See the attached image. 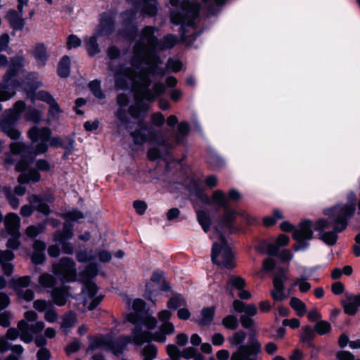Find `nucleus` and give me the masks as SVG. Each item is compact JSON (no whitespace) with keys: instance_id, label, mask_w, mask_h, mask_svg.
I'll list each match as a JSON object with an SVG mask.
<instances>
[{"instance_id":"obj_1","label":"nucleus","mask_w":360,"mask_h":360,"mask_svg":"<svg viewBox=\"0 0 360 360\" xmlns=\"http://www.w3.org/2000/svg\"><path fill=\"white\" fill-rule=\"evenodd\" d=\"M174 326L170 321L162 323L158 331L151 335L149 332L142 331L138 326L132 330L131 336L121 337L116 342L110 345V349L115 355L120 354L124 347L129 342L141 345L145 342L155 340L158 342H165L167 340L166 335H171L174 333Z\"/></svg>"},{"instance_id":"obj_2","label":"nucleus","mask_w":360,"mask_h":360,"mask_svg":"<svg viewBox=\"0 0 360 360\" xmlns=\"http://www.w3.org/2000/svg\"><path fill=\"white\" fill-rule=\"evenodd\" d=\"M347 203L342 206H335L326 210L324 214L335 218V229L341 231L347 226L346 219L352 217L356 210V195L354 191L347 195Z\"/></svg>"},{"instance_id":"obj_3","label":"nucleus","mask_w":360,"mask_h":360,"mask_svg":"<svg viewBox=\"0 0 360 360\" xmlns=\"http://www.w3.org/2000/svg\"><path fill=\"white\" fill-rule=\"evenodd\" d=\"M211 257L212 262L221 268L229 269L236 266L231 248L221 235L213 244Z\"/></svg>"},{"instance_id":"obj_4","label":"nucleus","mask_w":360,"mask_h":360,"mask_svg":"<svg viewBox=\"0 0 360 360\" xmlns=\"http://www.w3.org/2000/svg\"><path fill=\"white\" fill-rule=\"evenodd\" d=\"M262 346L260 342L255 338V335L250 337V345L238 347L231 356L230 360H257L256 356L261 353Z\"/></svg>"},{"instance_id":"obj_5","label":"nucleus","mask_w":360,"mask_h":360,"mask_svg":"<svg viewBox=\"0 0 360 360\" xmlns=\"http://www.w3.org/2000/svg\"><path fill=\"white\" fill-rule=\"evenodd\" d=\"M50 134V130L48 128L39 129L37 127H33L29 131V136L33 141H41L35 149L36 154L43 153L47 150L48 147L45 141L49 138Z\"/></svg>"},{"instance_id":"obj_6","label":"nucleus","mask_w":360,"mask_h":360,"mask_svg":"<svg viewBox=\"0 0 360 360\" xmlns=\"http://www.w3.org/2000/svg\"><path fill=\"white\" fill-rule=\"evenodd\" d=\"M18 328L20 331V338L25 342H30L32 340V334L41 332L44 328L43 321H37L32 326L22 320L18 323Z\"/></svg>"},{"instance_id":"obj_7","label":"nucleus","mask_w":360,"mask_h":360,"mask_svg":"<svg viewBox=\"0 0 360 360\" xmlns=\"http://www.w3.org/2000/svg\"><path fill=\"white\" fill-rule=\"evenodd\" d=\"M97 288L93 283H88L82 291L84 304L87 306L88 309H94L102 300L103 296L96 295Z\"/></svg>"},{"instance_id":"obj_8","label":"nucleus","mask_w":360,"mask_h":360,"mask_svg":"<svg viewBox=\"0 0 360 360\" xmlns=\"http://www.w3.org/2000/svg\"><path fill=\"white\" fill-rule=\"evenodd\" d=\"M55 271L57 274L63 275L67 281H73L75 278V263L68 258L62 259L59 264L55 267Z\"/></svg>"},{"instance_id":"obj_9","label":"nucleus","mask_w":360,"mask_h":360,"mask_svg":"<svg viewBox=\"0 0 360 360\" xmlns=\"http://www.w3.org/2000/svg\"><path fill=\"white\" fill-rule=\"evenodd\" d=\"M162 274L160 272H153L149 281L146 285V297L151 300L153 293L157 292L162 289Z\"/></svg>"},{"instance_id":"obj_10","label":"nucleus","mask_w":360,"mask_h":360,"mask_svg":"<svg viewBox=\"0 0 360 360\" xmlns=\"http://www.w3.org/2000/svg\"><path fill=\"white\" fill-rule=\"evenodd\" d=\"M286 280L287 277L283 274L274 277L273 281L274 289L271 292L274 301L281 302L285 299L283 283Z\"/></svg>"},{"instance_id":"obj_11","label":"nucleus","mask_w":360,"mask_h":360,"mask_svg":"<svg viewBox=\"0 0 360 360\" xmlns=\"http://www.w3.org/2000/svg\"><path fill=\"white\" fill-rule=\"evenodd\" d=\"M313 232L311 229V222L309 221H304L300 223L299 227L294 231L293 238L297 241L310 240L312 238Z\"/></svg>"},{"instance_id":"obj_12","label":"nucleus","mask_w":360,"mask_h":360,"mask_svg":"<svg viewBox=\"0 0 360 360\" xmlns=\"http://www.w3.org/2000/svg\"><path fill=\"white\" fill-rule=\"evenodd\" d=\"M345 312L348 315H354L360 307V294L357 295H347L342 302Z\"/></svg>"},{"instance_id":"obj_13","label":"nucleus","mask_w":360,"mask_h":360,"mask_svg":"<svg viewBox=\"0 0 360 360\" xmlns=\"http://www.w3.org/2000/svg\"><path fill=\"white\" fill-rule=\"evenodd\" d=\"M20 219L15 213L8 214L4 219V225L9 234L19 233Z\"/></svg>"},{"instance_id":"obj_14","label":"nucleus","mask_w":360,"mask_h":360,"mask_svg":"<svg viewBox=\"0 0 360 360\" xmlns=\"http://www.w3.org/2000/svg\"><path fill=\"white\" fill-rule=\"evenodd\" d=\"M7 19L11 25L15 29H20L24 25V20L22 14H18L15 11L11 10L7 13Z\"/></svg>"},{"instance_id":"obj_15","label":"nucleus","mask_w":360,"mask_h":360,"mask_svg":"<svg viewBox=\"0 0 360 360\" xmlns=\"http://www.w3.org/2000/svg\"><path fill=\"white\" fill-rule=\"evenodd\" d=\"M28 200L37 210L41 212L44 214H48L50 212L49 206L42 202L40 198L36 195H32L28 197Z\"/></svg>"},{"instance_id":"obj_16","label":"nucleus","mask_w":360,"mask_h":360,"mask_svg":"<svg viewBox=\"0 0 360 360\" xmlns=\"http://www.w3.org/2000/svg\"><path fill=\"white\" fill-rule=\"evenodd\" d=\"M215 309L213 307H205L201 311V317L199 323L201 325L210 324L214 318Z\"/></svg>"},{"instance_id":"obj_17","label":"nucleus","mask_w":360,"mask_h":360,"mask_svg":"<svg viewBox=\"0 0 360 360\" xmlns=\"http://www.w3.org/2000/svg\"><path fill=\"white\" fill-rule=\"evenodd\" d=\"M289 242V238L283 234L278 236L276 239V245L269 244L267 248V251L269 255H276L278 248L281 246L286 245Z\"/></svg>"},{"instance_id":"obj_18","label":"nucleus","mask_w":360,"mask_h":360,"mask_svg":"<svg viewBox=\"0 0 360 360\" xmlns=\"http://www.w3.org/2000/svg\"><path fill=\"white\" fill-rule=\"evenodd\" d=\"M290 305L299 316H303L307 312L306 304L295 297L290 299Z\"/></svg>"},{"instance_id":"obj_19","label":"nucleus","mask_w":360,"mask_h":360,"mask_svg":"<svg viewBox=\"0 0 360 360\" xmlns=\"http://www.w3.org/2000/svg\"><path fill=\"white\" fill-rule=\"evenodd\" d=\"M40 177L41 176L37 171L32 169L29 172L28 174H22L21 175H20V176L18 179V181L20 184L27 183L30 181H39Z\"/></svg>"},{"instance_id":"obj_20","label":"nucleus","mask_w":360,"mask_h":360,"mask_svg":"<svg viewBox=\"0 0 360 360\" xmlns=\"http://www.w3.org/2000/svg\"><path fill=\"white\" fill-rule=\"evenodd\" d=\"M70 59L68 56H64L58 65V74L61 77H68L70 73Z\"/></svg>"},{"instance_id":"obj_21","label":"nucleus","mask_w":360,"mask_h":360,"mask_svg":"<svg viewBox=\"0 0 360 360\" xmlns=\"http://www.w3.org/2000/svg\"><path fill=\"white\" fill-rule=\"evenodd\" d=\"M222 325L227 329L235 330L238 326V321L236 316L229 314L225 316L221 321Z\"/></svg>"},{"instance_id":"obj_22","label":"nucleus","mask_w":360,"mask_h":360,"mask_svg":"<svg viewBox=\"0 0 360 360\" xmlns=\"http://www.w3.org/2000/svg\"><path fill=\"white\" fill-rule=\"evenodd\" d=\"M53 300L57 305H64L66 302L67 292L58 289L54 290L52 294Z\"/></svg>"},{"instance_id":"obj_23","label":"nucleus","mask_w":360,"mask_h":360,"mask_svg":"<svg viewBox=\"0 0 360 360\" xmlns=\"http://www.w3.org/2000/svg\"><path fill=\"white\" fill-rule=\"evenodd\" d=\"M335 231L323 232L320 235V238L326 244L333 245L336 243L338 236L336 230Z\"/></svg>"},{"instance_id":"obj_24","label":"nucleus","mask_w":360,"mask_h":360,"mask_svg":"<svg viewBox=\"0 0 360 360\" xmlns=\"http://www.w3.org/2000/svg\"><path fill=\"white\" fill-rule=\"evenodd\" d=\"M330 329V324L326 321H318L314 326V330L319 335L328 333Z\"/></svg>"},{"instance_id":"obj_25","label":"nucleus","mask_w":360,"mask_h":360,"mask_svg":"<svg viewBox=\"0 0 360 360\" xmlns=\"http://www.w3.org/2000/svg\"><path fill=\"white\" fill-rule=\"evenodd\" d=\"M212 200L214 203L224 207L226 205V198L225 194L220 190L215 191L212 196Z\"/></svg>"},{"instance_id":"obj_26","label":"nucleus","mask_w":360,"mask_h":360,"mask_svg":"<svg viewBox=\"0 0 360 360\" xmlns=\"http://www.w3.org/2000/svg\"><path fill=\"white\" fill-rule=\"evenodd\" d=\"M283 218V214L279 210H275L272 216L264 218L263 222L266 226L274 225L277 220Z\"/></svg>"},{"instance_id":"obj_27","label":"nucleus","mask_w":360,"mask_h":360,"mask_svg":"<svg viewBox=\"0 0 360 360\" xmlns=\"http://www.w3.org/2000/svg\"><path fill=\"white\" fill-rule=\"evenodd\" d=\"M44 229V226L41 224L37 226H30L25 230L26 235L30 238H34Z\"/></svg>"},{"instance_id":"obj_28","label":"nucleus","mask_w":360,"mask_h":360,"mask_svg":"<svg viewBox=\"0 0 360 360\" xmlns=\"http://www.w3.org/2000/svg\"><path fill=\"white\" fill-rule=\"evenodd\" d=\"M96 257L101 262H108L112 259V254L107 250L98 249L96 252Z\"/></svg>"},{"instance_id":"obj_29","label":"nucleus","mask_w":360,"mask_h":360,"mask_svg":"<svg viewBox=\"0 0 360 360\" xmlns=\"http://www.w3.org/2000/svg\"><path fill=\"white\" fill-rule=\"evenodd\" d=\"M153 29L152 27H146L143 32V41L150 46H153L156 42V39L153 37Z\"/></svg>"},{"instance_id":"obj_30","label":"nucleus","mask_w":360,"mask_h":360,"mask_svg":"<svg viewBox=\"0 0 360 360\" xmlns=\"http://www.w3.org/2000/svg\"><path fill=\"white\" fill-rule=\"evenodd\" d=\"M228 283L238 290H241L245 285V280L240 276H231Z\"/></svg>"},{"instance_id":"obj_31","label":"nucleus","mask_w":360,"mask_h":360,"mask_svg":"<svg viewBox=\"0 0 360 360\" xmlns=\"http://www.w3.org/2000/svg\"><path fill=\"white\" fill-rule=\"evenodd\" d=\"M246 338V333L245 332L243 331V330H239L236 333H235L232 338L229 339V341L234 345H238L242 342H243V341L245 340Z\"/></svg>"},{"instance_id":"obj_32","label":"nucleus","mask_w":360,"mask_h":360,"mask_svg":"<svg viewBox=\"0 0 360 360\" xmlns=\"http://www.w3.org/2000/svg\"><path fill=\"white\" fill-rule=\"evenodd\" d=\"M198 218L200 224L203 227L205 231H207L209 226L210 224V216L205 212H199L198 213Z\"/></svg>"},{"instance_id":"obj_33","label":"nucleus","mask_w":360,"mask_h":360,"mask_svg":"<svg viewBox=\"0 0 360 360\" xmlns=\"http://www.w3.org/2000/svg\"><path fill=\"white\" fill-rule=\"evenodd\" d=\"M167 352L173 360H179L181 356L180 350L174 345L170 344L167 346Z\"/></svg>"},{"instance_id":"obj_34","label":"nucleus","mask_w":360,"mask_h":360,"mask_svg":"<svg viewBox=\"0 0 360 360\" xmlns=\"http://www.w3.org/2000/svg\"><path fill=\"white\" fill-rule=\"evenodd\" d=\"M186 301L184 298L176 296L171 298L167 302V307L171 309H176L181 306L185 305Z\"/></svg>"},{"instance_id":"obj_35","label":"nucleus","mask_w":360,"mask_h":360,"mask_svg":"<svg viewBox=\"0 0 360 360\" xmlns=\"http://www.w3.org/2000/svg\"><path fill=\"white\" fill-rule=\"evenodd\" d=\"M95 256L92 254L91 251H81L77 253V259L79 262H86L92 261Z\"/></svg>"},{"instance_id":"obj_36","label":"nucleus","mask_w":360,"mask_h":360,"mask_svg":"<svg viewBox=\"0 0 360 360\" xmlns=\"http://www.w3.org/2000/svg\"><path fill=\"white\" fill-rule=\"evenodd\" d=\"M158 352V349L154 345H148L143 349V356L155 359Z\"/></svg>"},{"instance_id":"obj_37","label":"nucleus","mask_w":360,"mask_h":360,"mask_svg":"<svg viewBox=\"0 0 360 360\" xmlns=\"http://www.w3.org/2000/svg\"><path fill=\"white\" fill-rule=\"evenodd\" d=\"M240 212L237 211H226L223 217L224 222L229 224L234 221L238 217H240Z\"/></svg>"},{"instance_id":"obj_38","label":"nucleus","mask_w":360,"mask_h":360,"mask_svg":"<svg viewBox=\"0 0 360 360\" xmlns=\"http://www.w3.org/2000/svg\"><path fill=\"white\" fill-rule=\"evenodd\" d=\"M11 238L8 239L7 246L11 249H18L20 247V242L19 240L20 233L15 234H11Z\"/></svg>"},{"instance_id":"obj_39","label":"nucleus","mask_w":360,"mask_h":360,"mask_svg":"<svg viewBox=\"0 0 360 360\" xmlns=\"http://www.w3.org/2000/svg\"><path fill=\"white\" fill-rule=\"evenodd\" d=\"M30 283V278L27 276H24L18 278L15 283V289L18 294H20V288L26 287Z\"/></svg>"},{"instance_id":"obj_40","label":"nucleus","mask_w":360,"mask_h":360,"mask_svg":"<svg viewBox=\"0 0 360 360\" xmlns=\"http://www.w3.org/2000/svg\"><path fill=\"white\" fill-rule=\"evenodd\" d=\"M76 321V317L74 314H68L65 316L63 319V321L61 323V328L63 330H67L70 327H71Z\"/></svg>"},{"instance_id":"obj_41","label":"nucleus","mask_w":360,"mask_h":360,"mask_svg":"<svg viewBox=\"0 0 360 360\" xmlns=\"http://www.w3.org/2000/svg\"><path fill=\"white\" fill-rule=\"evenodd\" d=\"M295 285L299 286V290L301 292H307L311 288V284L308 283L306 279L300 278L295 281Z\"/></svg>"},{"instance_id":"obj_42","label":"nucleus","mask_w":360,"mask_h":360,"mask_svg":"<svg viewBox=\"0 0 360 360\" xmlns=\"http://www.w3.org/2000/svg\"><path fill=\"white\" fill-rule=\"evenodd\" d=\"M5 193L7 199L9 201L10 205L12 206L13 209H17L19 206L20 202L18 198H16L11 192V189L5 188Z\"/></svg>"},{"instance_id":"obj_43","label":"nucleus","mask_w":360,"mask_h":360,"mask_svg":"<svg viewBox=\"0 0 360 360\" xmlns=\"http://www.w3.org/2000/svg\"><path fill=\"white\" fill-rule=\"evenodd\" d=\"M87 50L91 55L98 53V49L96 44V39L94 37H90L87 41Z\"/></svg>"},{"instance_id":"obj_44","label":"nucleus","mask_w":360,"mask_h":360,"mask_svg":"<svg viewBox=\"0 0 360 360\" xmlns=\"http://www.w3.org/2000/svg\"><path fill=\"white\" fill-rule=\"evenodd\" d=\"M14 257L13 253L10 250L2 251L0 250V264L8 263Z\"/></svg>"},{"instance_id":"obj_45","label":"nucleus","mask_w":360,"mask_h":360,"mask_svg":"<svg viewBox=\"0 0 360 360\" xmlns=\"http://www.w3.org/2000/svg\"><path fill=\"white\" fill-rule=\"evenodd\" d=\"M89 87L93 94L98 98H102L103 94L101 91L100 83L98 81H93L89 84Z\"/></svg>"},{"instance_id":"obj_46","label":"nucleus","mask_w":360,"mask_h":360,"mask_svg":"<svg viewBox=\"0 0 360 360\" xmlns=\"http://www.w3.org/2000/svg\"><path fill=\"white\" fill-rule=\"evenodd\" d=\"M81 40L75 35H70L68 38L67 46L69 49L78 47L81 45Z\"/></svg>"},{"instance_id":"obj_47","label":"nucleus","mask_w":360,"mask_h":360,"mask_svg":"<svg viewBox=\"0 0 360 360\" xmlns=\"http://www.w3.org/2000/svg\"><path fill=\"white\" fill-rule=\"evenodd\" d=\"M133 206L139 214H143L147 208L146 203L142 200L134 201Z\"/></svg>"},{"instance_id":"obj_48","label":"nucleus","mask_w":360,"mask_h":360,"mask_svg":"<svg viewBox=\"0 0 360 360\" xmlns=\"http://www.w3.org/2000/svg\"><path fill=\"white\" fill-rule=\"evenodd\" d=\"M146 4H149L148 8H144V13L150 15H154L157 11L156 1L155 0H144Z\"/></svg>"},{"instance_id":"obj_49","label":"nucleus","mask_w":360,"mask_h":360,"mask_svg":"<svg viewBox=\"0 0 360 360\" xmlns=\"http://www.w3.org/2000/svg\"><path fill=\"white\" fill-rule=\"evenodd\" d=\"M40 284L44 287H50L53 284V279L49 274H44L40 276L39 280Z\"/></svg>"},{"instance_id":"obj_50","label":"nucleus","mask_w":360,"mask_h":360,"mask_svg":"<svg viewBox=\"0 0 360 360\" xmlns=\"http://www.w3.org/2000/svg\"><path fill=\"white\" fill-rule=\"evenodd\" d=\"M50 304L43 300H38L34 302V308L39 311H44Z\"/></svg>"},{"instance_id":"obj_51","label":"nucleus","mask_w":360,"mask_h":360,"mask_svg":"<svg viewBox=\"0 0 360 360\" xmlns=\"http://www.w3.org/2000/svg\"><path fill=\"white\" fill-rule=\"evenodd\" d=\"M37 356L38 360H49L51 354L47 349L41 348L38 351Z\"/></svg>"},{"instance_id":"obj_52","label":"nucleus","mask_w":360,"mask_h":360,"mask_svg":"<svg viewBox=\"0 0 360 360\" xmlns=\"http://www.w3.org/2000/svg\"><path fill=\"white\" fill-rule=\"evenodd\" d=\"M37 169L42 172H47L51 169L50 164L44 160H39L36 163Z\"/></svg>"},{"instance_id":"obj_53","label":"nucleus","mask_w":360,"mask_h":360,"mask_svg":"<svg viewBox=\"0 0 360 360\" xmlns=\"http://www.w3.org/2000/svg\"><path fill=\"white\" fill-rule=\"evenodd\" d=\"M244 313L248 316H253L257 314V308L253 304H248L245 305Z\"/></svg>"},{"instance_id":"obj_54","label":"nucleus","mask_w":360,"mask_h":360,"mask_svg":"<svg viewBox=\"0 0 360 360\" xmlns=\"http://www.w3.org/2000/svg\"><path fill=\"white\" fill-rule=\"evenodd\" d=\"M240 323L245 328H250L254 324V321L248 316L243 315L240 318Z\"/></svg>"},{"instance_id":"obj_55","label":"nucleus","mask_w":360,"mask_h":360,"mask_svg":"<svg viewBox=\"0 0 360 360\" xmlns=\"http://www.w3.org/2000/svg\"><path fill=\"white\" fill-rule=\"evenodd\" d=\"M246 304L238 300H236L233 302V308L234 311L237 313H243L245 311Z\"/></svg>"},{"instance_id":"obj_56","label":"nucleus","mask_w":360,"mask_h":360,"mask_svg":"<svg viewBox=\"0 0 360 360\" xmlns=\"http://www.w3.org/2000/svg\"><path fill=\"white\" fill-rule=\"evenodd\" d=\"M158 317L159 320L163 323L169 321L172 317V312L166 309L162 310L158 313Z\"/></svg>"},{"instance_id":"obj_57","label":"nucleus","mask_w":360,"mask_h":360,"mask_svg":"<svg viewBox=\"0 0 360 360\" xmlns=\"http://www.w3.org/2000/svg\"><path fill=\"white\" fill-rule=\"evenodd\" d=\"M302 330V338L303 340H309L313 337L314 331L310 326H306L303 327Z\"/></svg>"},{"instance_id":"obj_58","label":"nucleus","mask_w":360,"mask_h":360,"mask_svg":"<svg viewBox=\"0 0 360 360\" xmlns=\"http://www.w3.org/2000/svg\"><path fill=\"white\" fill-rule=\"evenodd\" d=\"M143 324L148 329H153L157 324V320L153 316H147L144 319Z\"/></svg>"},{"instance_id":"obj_59","label":"nucleus","mask_w":360,"mask_h":360,"mask_svg":"<svg viewBox=\"0 0 360 360\" xmlns=\"http://www.w3.org/2000/svg\"><path fill=\"white\" fill-rule=\"evenodd\" d=\"M44 318L46 321L52 323L57 320L58 316L54 310L49 309L46 311Z\"/></svg>"},{"instance_id":"obj_60","label":"nucleus","mask_w":360,"mask_h":360,"mask_svg":"<svg viewBox=\"0 0 360 360\" xmlns=\"http://www.w3.org/2000/svg\"><path fill=\"white\" fill-rule=\"evenodd\" d=\"M10 41L8 34H3L0 36V51L5 50Z\"/></svg>"},{"instance_id":"obj_61","label":"nucleus","mask_w":360,"mask_h":360,"mask_svg":"<svg viewBox=\"0 0 360 360\" xmlns=\"http://www.w3.org/2000/svg\"><path fill=\"white\" fill-rule=\"evenodd\" d=\"M283 326H289L292 328H297L300 326V321L297 319H284Z\"/></svg>"},{"instance_id":"obj_62","label":"nucleus","mask_w":360,"mask_h":360,"mask_svg":"<svg viewBox=\"0 0 360 360\" xmlns=\"http://www.w3.org/2000/svg\"><path fill=\"white\" fill-rule=\"evenodd\" d=\"M145 307V302L141 299H136L134 300L132 304V308L135 311H141Z\"/></svg>"},{"instance_id":"obj_63","label":"nucleus","mask_w":360,"mask_h":360,"mask_svg":"<svg viewBox=\"0 0 360 360\" xmlns=\"http://www.w3.org/2000/svg\"><path fill=\"white\" fill-rule=\"evenodd\" d=\"M177 316L180 319L188 320L191 317V313L186 308H181L178 310Z\"/></svg>"},{"instance_id":"obj_64","label":"nucleus","mask_w":360,"mask_h":360,"mask_svg":"<svg viewBox=\"0 0 360 360\" xmlns=\"http://www.w3.org/2000/svg\"><path fill=\"white\" fill-rule=\"evenodd\" d=\"M338 358L340 360H354V356L352 354L348 352H340L338 354ZM360 360V359H357Z\"/></svg>"}]
</instances>
